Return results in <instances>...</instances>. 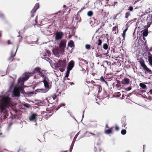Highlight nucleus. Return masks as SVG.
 I'll return each instance as SVG.
<instances>
[{"label": "nucleus", "instance_id": "f257e3e1", "mask_svg": "<svg viewBox=\"0 0 152 152\" xmlns=\"http://www.w3.org/2000/svg\"><path fill=\"white\" fill-rule=\"evenodd\" d=\"M29 77V75L28 73H25L24 76L20 77L18 80V87L14 88L13 91V94L15 97L19 96L20 92L24 94L25 93L24 91V82L28 80Z\"/></svg>", "mask_w": 152, "mask_h": 152}, {"label": "nucleus", "instance_id": "f03ea898", "mask_svg": "<svg viewBox=\"0 0 152 152\" xmlns=\"http://www.w3.org/2000/svg\"><path fill=\"white\" fill-rule=\"evenodd\" d=\"M34 73H37L41 77H42L43 79L48 77L49 75V73L46 70L41 69L39 67H36L34 69Z\"/></svg>", "mask_w": 152, "mask_h": 152}, {"label": "nucleus", "instance_id": "7ed1b4c3", "mask_svg": "<svg viewBox=\"0 0 152 152\" xmlns=\"http://www.w3.org/2000/svg\"><path fill=\"white\" fill-rule=\"evenodd\" d=\"M43 82L44 84L45 88L48 89V90L50 88L49 87L50 85V80L48 78L43 79Z\"/></svg>", "mask_w": 152, "mask_h": 152}, {"label": "nucleus", "instance_id": "20e7f679", "mask_svg": "<svg viewBox=\"0 0 152 152\" xmlns=\"http://www.w3.org/2000/svg\"><path fill=\"white\" fill-rule=\"evenodd\" d=\"M37 114L35 113H32L31 114L29 117V120L30 121L34 122L35 123V125H37L36 122L37 118Z\"/></svg>", "mask_w": 152, "mask_h": 152}, {"label": "nucleus", "instance_id": "39448f33", "mask_svg": "<svg viewBox=\"0 0 152 152\" xmlns=\"http://www.w3.org/2000/svg\"><path fill=\"white\" fill-rule=\"evenodd\" d=\"M63 34L62 32H57L55 34V39L56 40H59L61 39L63 36Z\"/></svg>", "mask_w": 152, "mask_h": 152}, {"label": "nucleus", "instance_id": "423d86ee", "mask_svg": "<svg viewBox=\"0 0 152 152\" xmlns=\"http://www.w3.org/2000/svg\"><path fill=\"white\" fill-rule=\"evenodd\" d=\"M66 63L64 61L59 60L57 64V66L58 67L64 68L66 66Z\"/></svg>", "mask_w": 152, "mask_h": 152}, {"label": "nucleus", "instance_id": "0eeeda50", "mask_svg": "<svg viewBox=\"0 0 152 152\" xmlns=\"http://www.w3.org/2000/svg\"><path fill=\"white\" fill-rule=\"evenodd\" d=\"M74 66V62L73 60H71L68 64L67 69L71 70Z\"/></svg>", "mask_w": 152, "mask_h": 152}, {"label": "nucleus", "instance_id": "6e6552de", "mask_svg": "<svg viewBox=\"0 0 152 152\" xmlns=\"http://www.w3.org/2000/svg\"><path fill=\"white\" fill-rule=\"evenodd\" d=\"M66 43L65 42L61 41L60 42L59 45V48L61 49L63 52H64V48L66 46Z\"/></svg>", "mask_w": 152, "mask_h": 152}, {"label": "nucleus", "instance_id": "1a4fd4ad", "mask_svg": "<svg viewBox=\"0 0 152 152\" xmlns=\"http://www.w3.org/2000/svg\"><path fill=\"white\" fill-rule=\"evenodd\" d=\"M130 81L129 79L125 78L121 81V83L124 85H128Z\"/></svg>", "mask_w": 152, "mask_h": 152}, {"label": "nucleus", "instance_id": "9d476101", "mask_svg": "<svg viewBox=\"0 0 152 152\" xmlns=\"http://www.w3.org/2000/svg\"><path fill=\"white\" fill-rule=\"evenodd\" d=\"M48 102V101L47 99H44L42 102H40V105H45L46 106H49Z\"/></svg>", "mask_w": 152, "mask_h": 152}, {"label": "nucleus", "instance_id": "9b49d317", "mask_svg": "<svg viewBox=\"0 0 152 152\" xmlns=\"http://www.w3.org/2000/svg\"><path fill=\"white\" fill-rule=\"evenodd\" d=\"M48 89L45 88V89H37L36 90V91L37 92H40L45 93L47 92L48 91Z\"/></svg>", "mask_w": 152, "mask_h": 152}, {"label": "nucleus", "instance_id": "f8f14e48", "mask_svg": "<svg viewBox=\"0 0 152 152\" xmlns=\"http://www.w3.org/2000/svg\"><path fill=\"white\" fill-rule=\"evenodd\" d=\"M116 83L117 84L115 85V87L117 89L120 90L121 88V82L119 80H117Z\"/></svg>", "mask_w": 152, "mask_h": 152}, {"label": "nucleus", "instance_id": "ddd939ff", "mask_svg": "<svg viewBox=\"0 0 152 152\" xmlns=\"http://www.w3.org/2000/svg\"><path fill=\"white\" fill-rule=\"evenodd\" d=\"M39 7V4L37 3L36 4L34 8L31 11V13H32V12H35L36 10L38 9Z\"/></svg>", "mask_w": 152, "mask_h": 152}, {"label": "nucleus", "instance_id": "4468645a", "mask_svg": "<svg viewBox=\"0 0 152 152\" xmlns=\"http://www.w3.org/2000/svg\"><path fill=\"white\" fill-rule=\"evenodd\" d=\"M18 47H17V50L15 52V53L14 54H13V50H12L11 51V57H10V58H12V61H12L13 60V57H14L15 56V54H16V51L17 50L18 48Z\"/></svg>", "mask_w": 152, "mask_h": 152}, {"label": "nucleus", "instance_id": "2eb2a0df", "mask_svg": "<svg viewBox=\"0 0 152 152\" xmlns=\"http://www.w3.org/2000/svg\"><path fill=\"white\" fill-rule=\"evenodd\" d=\"M68 46L72 48L74 47V42L72 40H70L69 42L68 43Z\"/></svg>", "mask_w": 152, "mask_h": 152}, {"label": "nucleus", "instance_id": "dca6fc26", "mask_svg": "<svg viewBox=\"0 0 152 152\" xmlns=\"http://www.w3.org/2000/svg\"><path fill=\"white\" fill-rule=\"evenodd\" d=\"M140 86L142 88V89H147V86L146 85L143 83H140Z\"/></svg>", "mask_w": 152, "mask_h": 152}, {"label": "nucleus", "instance_id": "f3484780", "mask_svg": "<svg viewBox=\"0 0 152 152\" xmlns=\"http://www.w3.org/2000/svg\"><path fill=\"white\" fill-rule=\"evenodd\" d=\"M36 42H37L36 41H32V42H29L28 41H26L25 42V43L26 45L33 44H34L36 43Z\"/></svg>", "mask_w": 152, "mask_h": 152}, {"label": "nucleus", "instance_id": "a211bd4d", "mask_svg": "<svg viewBox=\"0 0 152 152\" xmlns=\"http://www.w3.org/2000/svg\"><path fill=\"white\" fill-rule=\"evenodd\" d=\"M50 26L51 25H49L48 26H47L45 27L46 29L47 32V33L48 34L52 33V32L50 30H49V28H50Z\"/></svg>", "mask_w": 152, "mask_h": 152}, {"label": "nucleus", "instance_id": "6ab92c4d", "mask_svg": "<svg viewBox=\"0 0 152 152\" xmlns=\"http://www.w3.org/2000/svg\"><path fill=\"white\" fill-rule=\"evenodd\" d=\"M112 129L111 128L108 129L106 130L105 131V133L106 134H110L112 132Z\"/></svg>", "mask_w": 152, "mask_h": 152}, {"label": "nucleus", "instance_id": "aec40b11", "mask_svg": "<svg viewBox=\"0 0 152 152\" xmlns=\"http://www.w3.org/2000/svg\"><path fill=\"white\" fill-rule=\"evenodd\" d=\"M23 105L26 107L29 108L31 107V106L29 104L27 103H23Z\"/></svg>", "mask_w": 152, "mask_h": 152}, {"label": "nucleus", "instance_id": "412c9836", "mask_svg": "<svg viewBox=\"0 0 152 152\" xmlns=\"http://www.w3.org/2000/svg\"><path fill=\"white\" fill-rule=\"evenodd\" d=\"M148 60L149 63V64L151 65L152 66V56H149L148 57Z\"/></svg>", "mask_w": 152, "mask_h": 152}, {"label": "nucleus", "instance_id": "4be33fe9", "mask_svg": "<svg viewBox=\"0 0 152 152\" xmlns=\"http://www.w3.org/2000/svg\"><path fill=\"white\" fill-rule=\"evenodd\" d=\"M75 19L76 20H79V21H77V23H78V22H80L81 20L80 18V17L79 15H78V14H77L75 18Z\"/></svg>", "mask_w": 152, "mask_h": 152}, {"label": "nucleus", "instance_id": "5701e85b", "mask_svg": "<svg viewBox=\"0 0 152 152\" xmlns=\"http://www.w3.org/2000/svg\"><path fill=\"white\" fill-rule=\"evenodd\" d=\"M148 32L147 30L144 31L142 33L143 36L146 37L148 35Z\"/></svg>", "mask_w": 152, "mask_h": 152}, {"label": "nucleus", "instance_id": "b1692460", "mask_svg": "<svg viewBox=\"0 0 152 152\" xmlns=\"http://www.w3.org/2000/svg\"><path fill=\"white\" fill-rule=\"evenodd\" d=\"M87 133H89V134H91L92 135V136H98L99 134V133H97L96 134H95L91 133H90L89 132L87 131L85 133V134H86Z\"/></svg>", "mask_w": 152, "mask_h": 152}, {"label": "nucleus", "instance_id": "393cba45", "mask_svg": "<svg viewBox=\"0 0 152 152\" xmlns=\"http://www.w3.org/2000/svg\"><path fill=\"white\" fill-rule=\"evenodd\" d=\"M100 78L101 80L102 81H103V82H104L105 83V84H106L107 86H108V85L107 83V81H105L104 79V78L103 76H101Z\"/></svg>", "mask_w": 152, "mask_h": 152}, {"label": "nucleus", "instance_id": "a878e982", "mask_svg": "<svg viewBox=\"0 0 152 152\" xmlns=\"http://www.w3.org/2000/svg\"><path fill=\"white\" fill-rule=\"evenodd\" d=\"M127 30H128V27H126V29L123 31V33L122 34V36L124 38H125L126 33V31H127Z\"/></svg>", "mask_w": 152, "mask_h": 152}, {"label": "nucleus", "instance_id": "bb28decb", "mask_svg": "<svg viewBox=\"0 0 152 152\" xmlns=\"http://www.w3.org/2000/svg\"><path fill=\"white\" fill-rule=\"evenodd\" d=\"M70 71V70L67 69V71H66V73L65 76L64 77V78H67V77H68L69 76V74Z\"/></svg>", "mask_w": 152, "mask_h": 152}, {"label": "nucleus", "instance_id": "cd10ccee", "mask_svg": "<svg viewBox=\"0 0 152 152\" xmlns=\"http://www.w3.org/2000/svg\"><path fill=\"white\" fill-rule=\"evenodd\" d=\"M145 70V73H148L150 74H151L152 73V72L151 71L150 69H149L148 68Z\"/></svg>", "mask_w": 152, "mask_h": 152}, {"label": "nucleus", "instance_id": "c85d7f7f", "mask_svg": "<svg viewBox=\"0 0 152 152\" xmlns=\"http://www.w3.org/2000/svg\"><path fill=\"white\" fill-rule=\"evenodd\" d=\"M93 12L92 11H88L87 13V15L88 16L90 17L92 15Z\"/></svg>", "mask_w": 152, "mask_h": 152}, {"label": "nucleus", "instance_id": "c756f323", "mask_svg": "<svg viewBox=\"0 0 152 152\" xmlns=\"http://www.w3.org/2000/svg\"><path fill=\"white\" fill-rule=\"evenodd\" d=\"M140 94H142L144 95H145V93H146V91H145L144 90H142V89H140Z\"/></svg>", "mask_w": 152, "mask_h": 152}, {"label": "nucleus", "instance_id": "7c9ffc66", "mask_svg": "<svg viewBox=\"0 0 152 152\" xmlns=\"http://www.w3.org/2000/svg\"><path fill=\"white\" fill-rule=\"evenodd\" d=\"M108 46L106 43L104 44L103 45V48L105 50H107L108 48Z\"/></svg>", "mask_w": 152, "mask_h": 152}, {"label": "nucleus", "instance_id": "2f4dec72", "mask_svg": "<svg viewBox=\"0 0 152 152\" xmlns=\"http://www.w3.org/2000/svg\"><path fill=\"white\" fill-rule=\"evenodd\" d=\"M126 132V130L125 129H123L121 131V133L122 135H125Z\"/></svg>", "mask_w": 152, "mask_h": 152}, {"label": "nucleus", "instance_id": "473e14b6", "mask_svg": "<svg viewBox=\"0 0 152 152\" xmlns=\"http://www.w3.org/2000/svg\"><path fill=\"white\" fill-rule=\"evenodd\" d=\"M14 87V83L13 82H12L11 83V85L9 87V91H10L11 89H12Z\"/></svg>", "mask_w": 152, "mask_h": 152}, {"label": "nucleus", "instance_id": "72a5a7b5", "mask_svg": "<svg viewBox=\"0 0 152 152\" xmlns=\"http://www.w3.org/2000/svg\"><path fill=\"white\" fill-rule=\"evenodd\" d=\"M130 15V13L129 12H126V15H125V18H127L129 17V16Z\"/></svg>", "mask_w": 152, "mask_h": 152}, {"label": "nucleus", "instance_id": "f704fd0d", "mask_svg": "<svg viewBox=\"0 0 152 152\" xmlns=\"http://www.w3.org/2000/svg\"><path fill=\"white\" fill-rule=\"evenodd\" d=\"M122 126H124L125 127L126 125V123L125 121H122Z\"/></svg>", "mask_w": 152, "mask_h": 152}, {"label": "nucleus", "instance_id": "c9c22d12", "mask_svg": "<svg viewBox=\"0 0 152 152\" xmlns=\"http://www.w3.org/2000/svg\"><path fill=\"white\" fill-rule=\"evenodd\" d=\"M97 88H98V92H101L102 91V88L101 86H100V85H98L97 86Z\"/></svg>", "mask_w": 152, "mask_h": 152}, {"label": "nucleus", "instance_id": "e433bc0d", "mask_svg": "<svg viewBox=\"0 0 152 152\" xmlns=\"http://www.w3.org/2000/svg\"><path fill=\"white\" fill-rule=\"evenodd\" d=\"M85 47L86 49L89 50L91 49V46L89 45H86Z\"/></svg>", "mask_w": 152, "mask_h": 152}, {"label": "nucleus", "instance_id": "4c0bfd02", "mask_svg": "<svg viewBox=\"0 0 152 152\" xmlns=\"http://www.w3.org/2000/svg\"><path fill=\"white\" fill-rule=\"evenodd\" d=\"M98 43L97 45H101L102 43V41L101 39H99L98 40Z\"/></svg>", "mask_w": 152, "mask_h": 152}, {"label": "nucleus", "instance_id": "58836bf2", "mask_svg": "<svg viewBox=\"0 0 152 152\" xmlns=\"http://www.w3.org/2000/svg\"><path fill=\"white\" fill-rule=\"evenodd\" d=\"M140 64L141 66H142L144 64H145L144 61L143 60H140Z\"/></svg>", "mask_w": 152, "mask_h": 152}, {"label": "nucleus", "instance_id": "ea45409f", "mask_svg": "<svg viewBox=\"0 0 152 152\" xmlns=\"http://www.w3.org/2000/svg\"><path fill=\"white\" fill-rule=\"evenodd\" d=\"M132 89V87H131L130 86L128 88H127L125 89V90L126 91H129Z\"/></svg>", "mask_w": 152, "mask_h": 152}, {"label": "nucleus", "instance_id": "a19ab883", "mask_svg": "<svg viewBox=\"0 0 152 152\" xmlns=\"http://www.w3.org/2000/svg\"><path fill=\"white\" fill-rule=\"evenodd\" d=\"M142 67H143V69L145 70L147 68V66L145 64H144L143 66H142Z\"/></svg>", "mask_w": 152, "mask_h": 152}, {"label": "nucleus", "instance_id": "79ce46f5", "mask_svg": "<svg viewBox=\"0 0 152 152\" xmlns=\"http://www.w3.org/2000/svg\"><path fill=\"white\" fill-rule=\"evenodd\" d=\"M79 132H78V133L75 135V136L74 138V140H75H75L76 139L78 135L79 134Z\"/></svg>", "mask_w": 152, "mask_h": 152}, {"label": "nucleus", "instance_id": "37998d69", "mask_svg": "<svg viewBox=\"0 0 152 152\" xmlns=\"http://www.w3.org/2000/svg\"><path fill=\"white\" fill-rule=\"evenodd\" d=\"M75 140H73V141H72V142L71 145H72V147H71L70 148V149H71V150H72V148H73L74 143H75Z\"/></svg>", "mask_w": 152, "mask_h": 152}, {"label": "nucleus", "instance_id": "c03bdc74", "mask_svg": "<svg viewBox=\"0 0 152 152\" xmlns=\"http://www.w3.org/2000/svg\"><path fill=\"white\" fill-rule=\"evenodd\" d=\"M64 106V104H61L60 105V106L59 107H58V108L56 109V110H58V109L61 107H62V106Z\"/></svg>", "mask_w": 152, "mask_h": 152}, {"label": "nucleus", "instance_id": "a18cd8bd", "mask_svg": "<svg viewBox=\"0 0 152 152\" xmlns=\"http://www.w3.org/2000/svg\"><path fill=\"white\" fill-rule=\"evenodd\" d=\"M52 97L54 100L56 99L57 98V96L55 94H54L53 96Z\"/></svg>", "mask_w": 152, "mask_h": 152}, {"label": "nucleus", "instance_id": "49530a36", "mask_svg": "<svg viewBox=\"0 0 152 152\" xmlns=\"http://www.w3.org/2000/svg\"><path fill=\"white\" fill-rule=\"evenodd\" d=\"M133 10V8L132 7H129V10H130V11H132Z\"/></svg>", "mask_w": 152, "mask_h": 152}, {"label": "nucleus", "instance_id": "de8ad7c7", "mask_svg": "<svg viewBox=\"0 0 152 152\" xmlns=\"http://www.w3.org/2000/svg\"><path fill=\"white\" fill-rule=\"evenodd\" d=\"M0 17L1 18H4V15L3 14H1L0 15Z\"/></svg>", "mask_w": 152, "mask_h": 152}, {"label": "nucleus", "instance_id": "09e8293b", "mask_svg": "<svg viewBox=\"0 0 152 152\" xmlns=\"http://www.w3.org/2000/svg\"><path fill=\"white\" fill-rule=\"evenodd\" d=\"M115 129L116 130L118 131L119 129V128L117 126H116L115 127Z\"/></svg>", "mask_w": 152, "mask_h": 152}, {"label": "nucleus", "instance_id": "8fccbe9b", "mask_svg": "<svg viewBox=\"0 0 152 152\" xmlns=\"http://www.w3.org/2000/svg\"><path fill=\"white\" fill-rule=\"evenodd\" d=\"M119 14H117L115 16L114 18L113 19L114 20H115L116 19V17Z\"/></svg>", "mask_w": 152, "mask_h": 152}, {"label": "nucleus", "instance_id": "3c124183", "mask_svg": "<svg viewBox=\"0 0 152 152\" xmlns=\"http://www.w3.org/2000/svg\"><path fill=\"white\" fill-rule=\"evenodd\" d=\"M104 26V24L103 23H101V26H100V28H101L102 27Z\"/></svg>", "mask_w": 152, "mask_h": 152}, {"label": "nucleus", "instance_id": "603ef678", "mask_svg": "<svg viewBox=\"0 0 152 152\" xmlns=\"http://www.w3.org/2000/svg\"><path fill=\"white\" fill-rule=\"evenodd\" d=\"M34 12H33L32 13H31V17H34Z\"/></svg>", "mask_w": 152, "mask_h": 152}, {"label": "nucleus", "instance_id": "864d4df0", "mask_svg": "<svg viewBox=\"0 0 152 152\" xmlns=\"http://www.w3.org/2000/svg\"><path fill=\"white\" fill-rule=\"evenodd\" d=\"M116 27L115 26L113 28V30L114 31H115L116 30Z\"/></svg>", "mask_w": 152, "mask_h": 152}, {"label": "nucleus", "instance_id": "5fc2aeb1", "mask_svg": "<svg viewBox=\"0 0 152 152\" xmlns=\"http://www.w3.org/2000/svg\"><path fill=\"white\" fill-rule=\"evenodd\" d=\"M150 94H152V89H151L149 91Z\"/></svg>", "mask_w": 152, "mask_h": 152}, {"label": "nucleus", "instance_id": "6e6d98bb", "mask_svg": "<svg viewBox=\"0 0 152 152\" xmlns=\"http://www.w3.org/2000/svg\"><path fill=\"white\" fill-rule=\"evenodd\" d=\"M12 123H10L9 124V125H8L9 127L10 128V126H11L12 125Z\"/></svg>", "mask_w": 152, "mask_h": 152}, {"label": "nucleus", "instance_id": "4d7b16f0", "mask_svg": "<svg viewBox=\"0 0 152 152\" xmlns=\"http://www.w3.org/2000/svg\"><path fill=\"white\" fill-rule=\"evenodd\" d=\"M79 60L80 61H85V60H84V59H82V58H81V59H79Z\"/></svg>", "mask_w": 152, "mask_h": 152}, {"label": "nucleus", "instance_id": "13d9d810", "mask_svg": "<svg viewBox=\"0 0 152 152\" xmlns=\"http://www.w3.org/2000/svg\"><path fill=\"white\" fill-rule=\"evenodd\" d=\"M99 151L100 152H105L103 150L100 149H99Z\"/></svg>", "mask_w": 152, "mask_h": 152}, {"label": "nucleus", "instance_id": "bf43d9fd", "mask_svg": "<svg viewBox=\"0 0 152 152\" xmlns=\"http://www.w3.org/2000/svg\"><path fill=\"white\" fill-rule=\"evenodd\" d=\"M69 84L71 85H73L74 84V83L73 82H71L69 83Z\"/></svg>", "mask_w": 152, "mask_h": 152}, {"label": "nucleus", "instance_id": "052dcab7", "mask_svg": "<svg viewBox=\"0 0 152 152\" xmlns=\"http://www.w3.org/2000/svg\"><path fill=\"white\" fill-rule=\"evenodd\" d=\"M145 145H143V152H144V151H145Z\"/></svg>", "mask_w": 152, "mask_h": 152}, {"label": "nucleus", "instance_id": "680f3d73", "mask_svg": "<svg viewBox=\"0 0 152 152\" xmlns=\"http://www.w3.org/2000/svg\"><path fill=\"white\" fill-rule=\"evenodd\" d=\"M67 112H68V113L71 116V112H69V111H67Z\"/></svg>", "mask_w": 152, "mask_h": 152}, {"label": "nucleus", "instance_id": "e2e57ef3", "mask_svg": "<svg viewBox=\"0 0 152 152\" xmlns=\"http://www.w3.org/2000/svg\"><path fill=\"white\" fill-rule=\"evenodd\" d=\"M82 10H83V9H81V10H79V11L78 12V13H79V12H81V11Z\"/></svg>", "mask_w": 152, "mask_h": 152}, {"label": "nucleus", "instance_id": "0e129e2a", "mask_svg": "<svg viewBox=\"0 0 152 152\" xmlns=\"http://www.w3.org/2000/svg\"><path fill=\"white\" fill-rule=\"evenodd\" d=\"M11 44V43L9 41V40H8V45H9V44Z\"/></svg>", "mask_w": 152, "mask_h": 152}, {"label": "nucleus", "instance_id": "69168bd1", "mask_svg": "<svg viewBox=\"0 0 152 152\" xmlns=\"http://www.w3.org/2000/svg\"><path fill=\"white\" fill-rule=\"evenodd\" d=\"M88 134L87 135V137H90V134H89L88 133Z\"/></svg>", "mask_w": 152, "mask_h": 152}, {"label": "nucleus", "instance_id": "338daca9", "mask_svg": "<svg viewBox=\"0 0 152 152\" xmlns=\"http://www.w3.org/2000/svg\"><path fill=\"white\" fill-rule=\"evenodd\" d=\"M145 37L143 36V39L144 40H145V38L144 37Z\"/></svg>", "mask_w": 152, "mask_h": 152}, {"label": "nucleus", "instance_id": "774afa93", "mask_svg": "<svg viewBox=\"0 0 152 152\" xmlns=\"http://www.w3.org/2000/svg\"><path fill=\"white\" fill-rule=\"evenodd\" d=\"M35 21L36 24L37 23V20H35Z\"/></svg>", "mask_w": 152, "mask_h": 152}]
</instances>
